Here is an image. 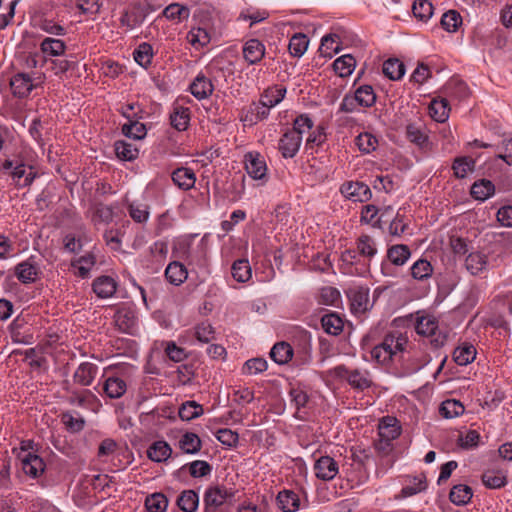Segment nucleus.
Wrapping results in <instances>:
<instances>
[{
  "instance_id": "obj_21",
  "label": "nucleus",
  "mask_w": 512,
  "mask_h": 512,
  "mask_svg": "<svg viewBox=\"0 0 512 512\" xmlns=\"http://www.w3.org/2000/svg\"><path fill=\"white\" fill-rule=\"evenodd\" d=\"M171 125L178 131H184L188 128L190 122V110L189 108L175 105L173 111L170 114Z\"/></svg>"
},
{
  "instance_id": "obj_22",
  "label": "nucleus",
  "mask_w": 512,
  "mask_h": 512,
  "mask_svg": "<svg viewBox=\"0 0 512 512\" xmlns=\"http://www.w3.org/2000/svg\"><path fill=\"white\" fill-rule=\"evenodd\" d=\"M495 193V185L488 179L476 181L471 187V195L474 199L485 201Z\"/></svg>"
},
{
  "instance_id": "obj_39",
  "label": "nucleus",
  "mask_w": 512,
  "mask_h": 512,
  "mask_svg": "<svg viewBox=\"0 0 512 512\" xmlns=\"http://www.w3.org/2000/svg\"><path fill=\"white\" fill-rule=\"evenodd\" d=\"M41 51L50 56H60L65 52L66 45L60 39L45 38L40 44Z\"/></svg>"
},
{
  "instance_id": "obj_56",
  "label": "nucleus",
  "mask_w": 512,
  "mask_h": 512,
  "mask_svg": "<svg viewBox=\"0 0 512 512\" xmlns=\"http://www.w3.org/2000/svg\"><path fill=\"white\" fill-rule=\"evenodd\" d=\"M437 329L436 320L429 316L419 318L416 324L417 333L424 336H434Z\"/></svg>"
},
{
  "instance_id": "obj_8",
  "label": "nucleus",
  "mask_w": 512,
  "mask_h": 512,
  "mask_svg": "<svg viewBox=\"0 0 512 512\" xmlns=\"http://www.w3.org/2000/svg\"><path fill=\"white\" fill-rule=\"evenodd\" d=\"M38 274L39 267L34 257L28 258L27 260L17 264L15 267V275L17 279L24 284L35 282Z\"/></svg>"
},
{
  "instance_id": "obj_23",
  "label": "nucleus",
  "mask_w": 512,
  "mask_h": 512,
  "mask_svg": "<svg viewBox=\"0 0 512 512\" xmlns=\"http://www.w3.org/2000/svg\"><path fill=\"white\" fill-rule=\"evenodd\" d=\"M104 393L111 399H118L127 390L126 382L119 377H109L103 385Z\"/></svg>"
},
{
  "instance_id": "obj_52",
  "label": "nucleus",
  "mask_w": 512,
  "mask_h": 512,
  "mask_svg": "<svg viewBox=\"0 0 512 512\" xmlns=\"http://www.w3.org/2000/svg\"><path fill=\"white\" fill-rule=\"evenodd\" d=\"M439 412L444 418H453L464 412V406L457 400L449 399L442 402Z\"/></svg>"
},
{
  "instance_id": "obj_32",
  "label": "nucleus",
  "mask_w": 512,
  "mask_h": 512,
  "mask_svg": "<svg viewBox=\"0 0 512 512\" xmlns=\"http://www.w3.org/2000/svg\"><path fill=\"white\" fill-rule=\"evenodd\" d=\"M486 265L487 256L480 252L470 253L465 260L466 269L472 275H477L482 272L486 268Z\"/></svg>"
},
{
  "instance_id": "obj_12",
  "label": "nucleus",
  "mask_w": 512,
  "mask_h": 512,
  "mask_svg": "<svg viewBox=\"0 0 512 512\" xmlns=\"http://www.w3.org/2000/svg\"><path fill=\"white\" fill-rule=\"evenodd\" d=\"M191 94L198 100H203L212 95L214 85L203 73H199L190 84Z\"/></svg>"
},
{
  "instance_id": "obj_36",
  "label": "nucleus",
  "mask_w": 512,
  "mask_h": 512,
  "mask_svg": "<svg viewBox=\"0 0 512 512\" xmlns=\"http://www.w3.org/2000/svg\"><path fill=\"white\" fill-rule=\"evenodd\" d=\"M309 45L308 37L303 33L294 34L289 41V51L293 57H301Z\"/></svg>"
},
{
  "instance_id": "obj_14",
  "label": "nucleus",
  "mask_w": 512,
  "mask_h": 512,
  "mask_svg": "<svg viewBox=\"0 0 512 512\" xmlns=\"http://www.w3.org/2000/svg\"><path fill=\"white\" fill-rule=\"evenodd\" d=\"M10 175L18 187H27L32 184L36 178V172L33 167L26 166L24 164H17L14 170L10 172Z\"/></svg>"
},
{
  "instance_id": "obj_59",
  "label": "nucleus",
  "mask_w": 512,
  "mask_h": 512,
  "mask_svg": "<svg viewBox=\"0 0 512 512\" xmlns=\"http://www.w3.org/2000/svg\"><path fill=\"white\" fill-rule=\"evenodd\" d=\"M267 366V361L264 358H252L244 363L242 372L246 375H255L266 371Z\"/></svg>"
},
{
  "instance_id": "obj_33",
  "label": "nucleus",
  "mask_w": 512,
  "mask_h": 512,
  "mask_svg": "<svg viewBox=\"0 0 512 512\" xmlns=\"http://www.w3.org/2000/svg\"><path fill=\"white\" fill-rule=\"evenodd\" d=\"M339 36L337 34H327L321 39L319 53L323 57L332 58L335 53L340 51L338 45Z\"/></svg>"
},
{
  "instance_id": "obj_47",
  "label": "nucleus",
  "mask_w": 512,
  "mask_h": 512,
  "mask_svg": "<svg viewBox=\"0 0 512 512\" xmlns=\"http://www.w3.org/2000/svg\"><path fill=\"white\" fill-rule=\"evenodd\" d=\"M178 414L182 420L190 421L202 415L203 408L195 401H187L181 405Z\"/></svg>"
},
{
  "instance_id": "obj_35",
  "label": "nucleus",
  "mask_w": 512,
  "mask_h": 512,
  "mask_svg": "<svg viewBox=\"0 0 512 512\" xmlns=\"http://www.w3.org/2000/svg\"><path fill=\"white\" fill-rule=\"evenodd\" d=\"M355 99L358 101L359 106L361 107H371L376 102V94L374 89L370 85H362L359 86L355 92Z\"/></svg>"
},
{
  "instance_id": "obj_10",
  "label": "nucleus",
  "mask_w": 512,
  "mask_h": 512,
  "mask_svg": "<svg viewBox=\"0 0 512 512\" xmlns=\"http://www.w3.org/2000/svg\"><path fill=\"white\" fill-rule=\"evenodd\" d=\"M314 470L317 478L329 481L337 475L338 464L333 458L322 456L315 462Z\"/></svg>"
},
{
  "instance_id": "obj_20",
  "label": "nucleus",
  "mask_w": 512,
  "mask_h": 512,
  "mask_svg": "<svg viewBox=\"0 0 512 512\" xmlns=\"http://www.w3.org/2000/svg\"><path fill=\"white\" fill-rule=\"evenodd\" d=\"M117 289L116 281L109 276H101L94 280L93 291L100 298H109L114 295Z\"/></svg>"
},
{
  "instance_id": "obj_61",
  "label": "nucleus",
  "mask_w": 512,
  "mask_h": 512,
  "mask_svg": "<svg viewBox=\"0 0 512 512\" xmlns=\"http://www.w3.org/2000/svg\"><path fill=\"white\" fill-rule=\"evenodd\" d=\"M135 61L142 67H147L152 59V47L147 43H142L133 53Z\"/></svg>"
},
{
  "instance_id": "obj_64",
  "label": "nucleus",
  "mask_w": 512,
  "mask_h": 512,
  "mask_svg": "<svg viewBox=\"0 0 512 512\" xmlns=\"http://www.w3.org/2000/svg\"><path fill=\"white\" fill-rule=\"evenodd\" d=\"M188 466L190 475L194 478L207 476L212 471L211 465L203 460H195L189 463Z\"/></svg>"
},
{
  "instance_id": "obj_3",
  "label": "nucleus",
  "mask_w": 512,
  "mask_h": 512,
  "mask_svg": "<svg viewBox=\"0 0 512 512\" xmlns=\"http://www.w3.org/2000/svg\"><path fill=\"white\" fill-rule=\"evenodd\" d=\"M335 373L337 376L346 379L354 389L365 390L372 385L370 374L366 370H348L345 366H337Z\"/></svg>"
},
{
  "instance_id": "obj_16",
  "label": "nucleus",
  "mask_w": 512,
  "mask_h": 512,
  "mask_svg": "<svg viewBox=\"0 0 512 512\" xmlns=\"http://www.w3.org/2000/svg\"><path fill=\"white\" fill-rule=\"evenodd\" d=\"M233 496V492L228 491L224 487H213L206 491L204 502L206 505V509L210 507H219L225 503V501Z\"/></svg>"
},
{
  "instance_id": "obj_4",
  "label": "nucleus",
  "mask_w": 512,
  "mask_h": 512,
  "mask_svg": "<svg viewBox=\"0 0 512 512\" xmlns=\"http://www.w3.org/2000/svg\"><path fill=\"white\" fill-rule=\"evenodd\" d=\"M341 193L354 202H366L371 196V190L368 185L362 182H346L340 188Z\"/></svg>"
},
{
  "instance_id": "obj_40",
  "label": "nucleus",
  "mask_w": 512,
  "mask_h": 512,
  "mask_svg": "<svg viewBox=\"0 0 512 512\" xmlns=\"http://www.w3.org/2000/svg\"><path fill=\"white\" fill-rule=\"evenodd\" d=\"M114 146L115 153L121 160L132 161L138 157L139 150L131 143L119 140L115 142Z\"/></svg>"
},
{
  "instance_id": "obj_51",
  "label": "nucleus",
  "mask_w": 512,
  "mask_h": 512,
  "mask_svg": "<svg viewBox=\"0 0 512 512\" xmlns=\"http://www.w3.org/2000/svg\"><path fill=\"white\" fill-rule=\"evenodd\" d=\"M462 23L461 15L455 10L445 12L441 17V26L447 32H455Z\"/></svg>"
},
{
  "instance_id": "obj_46",
  "label": "nucleus",
  "mask_w": 512,
  "mask_h": 512,
  "mask_svg": "<svg viewBox=\"0 0 512 512\" xmlns=\"http://www.w3.org/2000/svg\"><path fill=\"white\" fill-rule=\"evenodd\" d=\"M285 94L286 88L273 87L265 90L261 95L260 100L263 101V104L272 108L278 105L284 99Z\"/></svg>"
},
{
  "instance_id": "obj_19",
  "label": "nucleus",
  "mask_w": 512,
  "mask_h": 512,
  "mask_svg": "<svg viewBox=\"0 0 512 512\" xmlns=\"http://www.w3.org/2000/svg\"><path fill=\"white\" fill-rule=\"evenodd\" d=\"M277 505L283 512H296L300 508V498L291 490H283L277 495Z\"/></svg>"
},
{
  "instance_id": "obj_37",
  "label": "nucleus",
  "mask_w": 512,
  "mask_h": 512,
  "mask_svg": "<svg viewBox=\"0 0 512 512\" xmlns=\"http://www.w3.org/2000/svg\"><path fill=\"white\" fill-rule=\"evenodd\" d=\"M476 357V349L473 345L465 344L457 347L453 353L454 361L461 366H465L474 361Z\"/></svg>"
},
{
  "instance_id": "obj_6",
  "label": "nucleus",
  "mask_w": 512,
  "mask_h": 512,
  "mask_svg": "<svg viewBox=\"0 0 512 512\" xmlns=\"http://www.w3.org/2000/svg\"><path fill=\"white\" fill-rule=\"evenodd\" d=\"M115 325L118 329L127 334H134L137 327V316L134 309L121 307L114 316Z\"/></svg>"
},
{
  "instance_id": "obj_17",
  "label": "nucleus",
  "mask_w": 512,
  "mask_h": 512,
  "mask_svg": "<svg viewBox=\"0 0 512 512\" xmlns=\"http://www.w3.org/2000/svg\"><path fill=\"white\" fill-rule=\"evenodd\" d=\"M265 55V46L258 39L248 40L243 47L244 59L250 64H256Z\"/></svg>"
},
{
  "instance_id": "obj_15",
  "label": "nucleus",
  "mask_w": 512,
  "mask_h": 512,
  "mask_svg": "<svg viewBox=\"0 0 512 512\" xmlns=\"http://www.w3.org/2000/svg\"><path fill=\"white\" fill-rule=\"evenodd\" d=\"M174 184L182 190H190L194 187L196 176L192 169L180 167L172 172Z\"/></svg>"
},
{
  "instance_id": "obj_31",
  "label": "nucleus",
  "mask_w": 512,
  "mask_h": 512,
  "mask_svg": "<svg viewBox=\"0 0 512 512\" xmlns=\"http://www.w3.org/2000/svg\"><path fill=\"white\" fill-rule=\"evenodd\" d=\"M472 496V489L464 484L453 486L449 494L451 502L458 506L467 504Z\"/></svg>"
},
{
  "instance_id": "obj_48",
  "label": "nucleus",
  "mask_w": 512,
  "mask_h": 512,
  "mask_svg": "<svg viewBox=\"0 0 512 512\" xmlns=\"http://www.w3.org/2000/svg\"><path fill=\"white\" fill-rule=\"evenodd\" d=\"M445 92L448 96L457 99H464L469 95V89L467 85L457 79H452L445 85Z\"/></svg>"
},
{
  "instance_id": "obj_55",
  "label": "nucleus",
  "mask_w": 512,
  "mask_h": 512,
  "mask_svg": "<svg viewBox=\"0 0 512 512\" xmlns=\"http://www.w3.org/2000/svg\"><path fill=\"white\" fill-rule=\"evenodd\" d=\"M122 132L129 138L140 140L145 137L146 128L143 123L130 120L129 123L123 125Z\"/></svg>"
},
{
  "instance_id": "obj_30",
  "label": "nucleus",
  "mask_w": 512,
  "mask_h": 512,
  "mask_svg": "<svg viewBox=\"0 0 512 512\" xmlns=\"http://www.w3.org/2000/svg\"><path fill=\"white\" fill-rule=\"evenodd\" d=\"M356 66V60L351 54L337 58L333 63L334 71L340 77H347L352 74Z\"/></svg>"
},
{
  "instance_id": "obj_34",
  "label": "nucleus",
  "mask_w": 512,
  "mask_h": 512,
  "mask_svg": "<svg viewBox=\"0 0 512 512\" xmlns=\"http://www.w3.org/2000/svg\"><path fill=\"white\" fill-rule=\"evenodd\" d=\"M383 73L391 80H399L405 73V66L403 62L398 59L391 58L383 63Z\"/></svg>"
},
{
  "instance_id": "obj_62",
  "label": "nucleus",
  "mask_w": 512,
  "mask_h": 512,
  "mask_svg": "<svg viewBox=\"0 0 512 512\" xmlns=\"http://www.w3.org/2000/svg\"><path fill=\"white\" fill-rule=\"evenodd\" d=\"M406 344L407 338L400 333L390 334L385 337V345L388 346L393 355L397 352H402Z\"/></svg>"
},
{
  "instance_id": "obj_18",
  "label": "nucleus",
  "mask_w": 512,
  "mask_h": 512,
  "mask_svg": "<svg viewBox=\"0 0 512 512\" xmlns=\"http://www.w3.org/2000/svg\"><path fill=\"white\" fill-rule=\"evenodd\" d=\"M98 373V366L90 363H81L74 373V380L82 386H89Z\"/></svg>"
},
{
  "instance_id": "obj_25",
  "label": "nucleus",
  "mask_w": 512,
  "mask_h": 512,
  "mask_svg": "<svg viewBox=\"0 0 512 512\" xmlns=\"http://www.w3.org/2000/svg\"><path fill=\"white\" fill-rule=\"evenodd\" d=\"M449 111V103L446 98L434 99L430 103V115L437 122H445L449 117Z\"/></svg>"
},
{
  "instance_id": "obj_49",
  "label": "nucleus",
  "mask_w": 512,
  "mask_h": 512,
  "mask_svg": "<svg viewBox=\"0 0 512 512\" xmlns=\"http://www.w3.org/2000/svg\"><path fill=\"white\" fill-rule=\"evenodd\" d=\"M412 12L417 19L426 22L433 15V5L428 0H415Z\"/></svg>"
},
{
  "instance_id": "obj_9",
  "label": "nucleus",
  "mask_w": 512,
  "mask_h": 512,
  "mask_svg": "<svg viewBox=\"0 0 512 512\" xmlns=\"http://www.w3.org/2000/svg\"><path fill=\"white\" fill-rule=\"evenodd\" d=\"M20 459L24 473L33 478L40 476L45 470L43 459L33 452L20 455Z\"/></svg>"
},
{
  "instance_id": "obj_7",
  "label": "nucleus",
  "mask_w": 512,
  "mask_h": 512,
  "mask_svg": "<svg viewBox=\"0 0 512 512\" xmlns=\"http://www.w3.org/2000/svg\"><path fill=\"white\" fill-rule=\"evenodd\" d=\"M302 136L297 131L288 130L279 140V151L284 158L294 157L301 145Z\"/></svg>"
},
{
  "instance_id": "obj_13",
  "label": "nucleus",
  "mask_w": 512,
  "mask_h": 512,
  "mask_svg": "<svg viewBox=\"0 0 512 512\" xmlns=\"http://www.w3.org/2000/svg\"><path fill=\"white\" fill-rule=\"evenodd\" d=\"M11 90L14 96L24 98L30 94L35 85L29 74L17 73L10 80Z\"/></svg>"
},
{
  "instance_id": "obj_57",
  "label": "nucleus",
  "mask_w": 512,
  "mask_h": 512,
  "mask_svg": "<svg viewBox=\"0 0 512 512\" xmlns=\"http://www.w3.org/2000/svg\"><path fill=\"white\" fill-rule=\"evenodd\" d=\"M194 330L196 339L201 343H209L215 339V330L208 322L198 324Z\"/></svg>"
},
{
  "instance_id": "obj_42",
  "label": "nucleus",
  "mask_w": 512,
  "mask_h": 512,
  "mask_svg": "<svg viewBox=\"0 0 512 512\" xmlns=\"http://www.w3.org/2000/svg\"><path fill=\"white\" fill-rule=\"evenodd\" d=\"M475 167V160L470 157H458L454 160L452 169L455 177L465 178Z\"/></svg>"
},
{
  "instance_id": "obj_41",
  "label": "nucleus",
  "mask_w": 512,
  "mask_h": 512,
  "mask_svg": "<svg viewBox=\"0 0 512 512\" xmlns=\"http://www.w3.org/2000/svg\"><path fill=\"white\" fill-rule=\"evenodd\" d=\"M387 257L392 264L401 266L405 264L408 258L410 257V250L408 246L403 244L394 245L391 248H389L387 252Z\"/></svg>"
},
{
  "instance_id": "obj_53",
  "label": "nucleus",
  "mask_w": 512,
  "mask_h": 512,
  "mask_svg": "<svg viewBox=\"0 0 512 512\" xmlns=\"http://www.w3.org/2000/svg\"><path fill=\"white\" fill-rule=\"evenodd\" d=\"M433 268L425 259L417 260L411 267V275L414 279L424 280L432 275Z\"/></svg>"
},
{
  "instance_id": "obj_28",
  "label": "nucleus",
  "mask_w": 512,
  "mask_h": 512,
  "mask_svg": "<svg viewBox=\"0 0 512 512\" xmlns=\"http://www.w3.org/2000/svg\"><path fill=\"white\" fill-rule=\"evenodd\" d=\"M165 276L171 284L180 285L187 279V270L180 262H172L167 266Z\"/></svg>"
},
{
  "instance_id": "obj_58",
  "label": "nucleus",
  "mask_w": 512,
  "mask_h": 512,
  "mask_svg": "<svg viewBox=\"0 0 512 512\" xmlns=\"http://www.w3.org/2000/svg\"><path fill=\"white\" fill-rule=\"evenodd\" d=\"M95 264L96 258L92 253H87L86 255L81 256L75 264L78 269V275L81 278H87Z\"/></svg>"
},
{
  "instance_id": "obj_63",
  "label": "nucleus",
  "mask_w": 512,
  "mask_h": 512,
  "mask_svg": "<svg viewBox=\"0 0 512 512\" xmlns=\"http://www.w3.org/2000/svg\"><path fill=\"white\" fill-rule=\"evenodd\" d=\"M357 249L361 255L367 257H372L377 252L373 239L368 235H362L358 238Z\"/></svg>"
},
{
  "instance_id": "obj_1",
  "label": "nucleus",
  "mask_w": 512,
  "mask_h": 512,
  "mask_svg": "<svg viewBox=\"0 0 512 512\" xmlns=\"http://www.w3.org/2000/svg\"><path fill=\"white\" fill-rule=\"evenodd\" d=\"M244 165L247 174L261 185L268 181V168L263 156L258 152H248L244 156Z\"/></svg>"
},
{
  "instance_id": "obj_44",
  "label": "nucleus",
  "mask_w": 512,
  "mask_h": 512,
  "mask_svg": "<svg viewBox=\"0 0 512 512\" xmlns=\"http://www.w3.org/2000/svg\"><path fill=\"white\" fill-rule=\"evenodd\" d=\"M321 324L324 331L331 335H338L343 330L342 319L334 313L324 315L321 319Z\"/></svg>"
},
{
  "instance_id": "obj_54",
  "label": "nucleus",
  "mask_w": 512,
  "mask_h": 512,
  "mask_svg": "<svg viewBox=\"0 0 512 512\" xmlns=\"http://www.w3.org/2000/svg\"><path fill=\"white\" fill-rule=\"evenodd\" d=\"M482 481L486 487L496 489L506 484V477L500 471L488 470L482 475Z\"/></svg>"
},
{
  "instance_id": "obj_24",
  "label": "nucleus",
  "mask_w": 512,
  "mask_h": 512,
  "mask_svg": "<svg viewBox=\"0 0 512 512\" xmlns=\"http://www.w3.org/2000/svg\"><path fill=\"white\" fill-rule=\"evenodd\" d=\"M270 357L277 364H286L293 357V348L286 342H278L272 347Z\"/></svg>"
},
{
  "instance_id": "obj_45",
  "label": "nucleus",
  "mask_w": 512,
  "mask_h": 512,
  "mask_svg": "<svg viewBox=\"0 0 512 512\" xmlns=\"http://www.w3.org/2000/svg\"><path fill=\"white\" fill-rule=\"evenodd\" d=\"M232 276L238 282H246L251 278V267L246 259H239L232 265Z\"/></svg>"
},
{
  "instance_id": "obj_11",
  "label": "nucleus",
  "mask_w": 512,
  "mask_h": 512,
  "mask_svg": "<svg viewBox=\"0 0 512 512\" xmlns=\"http://www.w3.org/2000/svg\"><path fill=\"white\" fill-rule=\"evenodd\" d=\"M146 18V12L140 4H135L126 10L120 18L122 27L132 30L140 26Z\"/></svg>"
},
{
  "instance_id": "obj_2",
  "label": "nucleus",
  "mask_w": 512,
  "mask_h": 512,
  "mask_svg": "<svg viewBox=\"0 0 512 512\" xmlns=\"http://www.w3.org/2000/svg\"><path fill=\"white\" fill-rule=\"evenodd\" d=\"M347 296L350 301L351 311L355 315H362L372 307L368 287H352L347 291Z\"/></svg>"
},
{
  "instance_id": "obj_5",
  "label": "nucleus",
  "mask_w": 512,
  "mask_h": 512,
  "mask_svg": "<svg viewBox=\"0 0 512 512\" xmlns=\"http://www.w3.org/2000/svg\"><path fill=\"white\" fill-rule=\"evenodd\" d=\"M406 136L410 142L416 144L420 149L429 151L432 145L426 132L425 125L421 122L409 123L406 126Z\"/></svg>"
},
{
  "instance_id": "obj_27",
  "label": "nucleus",
  "mask_w": 512,
  "mask_h": 512,
  "mask_svg": "<svg viewBox=\"0 0 512 512\" xmlns=\"http://www.w3.org/2000/svg\"><path fill=\"white\" fill-rule=\"evenodd\" d=\"M168 498L161 492L148 495L144 505L148 512H165L168 507Z\"/></svg>"
},
{
  "instance_id": "obj_26",
  "label": "nucleus",
  "mask_w": 512,
  "mask_h": 512,
  "mask_svg": "<svg viewBox=\"0 0 512 512\" xmlns=\"http://www.w3.org/2000/svg\"><path fill=\"white\" fill-rule=\"evenodd\" d=\"M198 504L199 497L194 490H184L177 499V506L184 512H195Z\"/></svg>"
},
{
  "instance_id": "obj_38",
  "label": "nucleus",
  "mask_w": 512,
  "mask_h": 512,
  "mask_svg": "<svg viewBox=\"0 0 512 512\" xmlns=\"http://www.w3.org/2000/svg\"><path fill=\"white\" fill-rule=\"evenodd\" d=\"M400 434L395 418L386 417L379 424V435L385 440H393Z\"/></svg>"
},
{
  "instance_id": "obj_50",
  "label": "nucleus",
  "mask_w": 512,
  "mask_h": 512,
  "mask_svg": "<svg viewBox=\"0 0 512 512\" xmlns=\"http://www.w3.org/2000/svg\"><path fill=\"white\" fill-rule=\"evenodd\" d=\"M355 143L361 152L369 154L377 148L378 140L373 134L364 132L356 137Z\"/></svg>"
},
{
  "instance_id": "obj_29",
  "label": "nucleus",
  "mask_w": 512,
  "mask_h": 512,
  "mask_svg": "<svg viewBox=\"0 0 512 512\" xmlns=\"http://www.w3.org/2000/svg\"><path fill=\"white\" fill-rule=\"evenodd\" d=\"M172 453V449L165 441H157L153 443L147 451L149 459L154 462H162L167 460Z\"/></svg>"
},
{
  "instance_id": "obj_43",
  "label": "nucleus",
  "mask_w": 512,
  "mask_h": 512,
  "mask_svg": "<svg viewBox=\"0 0 512 512\" xmlns=\"http://www.w3.org/2000/svg\"><path fill=\"white\" fill-rule=\"evenodd\" d=\"M179 446L187 454H196L201 449V440L197 434L187 432L180 439Z\"/></svg>"
},
{
  "instance_id": "obj_60",
  "label": "nucleus",
  "mask_w": 512,
  "mask_h": 512,
  "mask_svg": "<svg viewBox=\"0 0 512 512\" xmlns=\"http://www.w3.org/2000/svg\"><path fill=\"white\" fill-rule=\"evenodd\" d=\"M164 16L171 20H183L189 17V9L178 3L167 6L163 11Z\"/></svg>"
}]
</instances>
